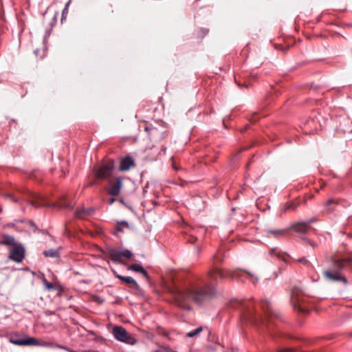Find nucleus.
Instances as JSON below:
<instances>
[{"label": "nucleus", "instance_id": "36", "mask_svg": "<svg viewBox=\"0 0 352 352\" xmlns=\"http://www.w3.org/2000/svg\"><path fill=\"white\" fill-rule=\"evenodd\" d=\"M197 240V238L195 236H190V238L188 240L189 243H194L195 241Z\"/></svg>", "mask_w": 352, "mask_h": 352}, {"label": "nucleus", "instance_id": "18", "mask_svg": "<svg viewBox=\"0 0 352 352\" xmlns=\"http://www.w3.org/2000/svg\"><path fill=\"white\" fill-rule=\"evenodd\" d=\"M338 204V201L335 199H329L325 204V211L327 213H331L334 211V206Z\"/></svg>", "mask_w": 352, "mask_h": 352}, {"label": "nucleus", "instance_id": "12", "mask_svg": "<svg viewBox=\"0 0 352 352\" xmlns=\"http://www.w3.org/2000/svg\"><path fill=\"white\" fill-rule=\"evenodd\" d=\"M95 212V210L93 208H78L74 214V216L77 219H85L87 217L92 215Z\"/></svg>", "mask_w": 352, "mask_h": 352}, {"label": "nucleus", "instance_id": "8", "mask_svg": "<svg viewBox=\"0 0 352 352\" xmlns=\"http://www.w3.org/2000/svg\"><path fill=\"white\" fill-rule=\"evenodd\" d=\"M109 254L111 261L113 262H120L123 258L129 259L133 256V253L127 249L122 250L111 249Z\"/></svg>", "mask_w": 352, "mask_h": 352}, {"label": "nucleus", "instance_id": "28", "mask_svg": "<svg viewBox=\"0 0 352 352\" xmlns=\"http://www.w3.org/2000/svg\"><path fill=\"white\" fill-rule=\"evenodd\" d=\"M43 283L46 289L49 290L54 289V285L52 283L48 282L46 279H43Z\"/></svg>", "mask_w": 352, "mask_h": 352}, {"label": "nucleus", "instance_id": "9", "mask_svg": "<svg viewBox=\"0 0 352 352\" xmlns=\"http://www.w3.org/2000/svg\"><path fill=\"white\" fill-rule=\"evenodd\" d=\"M10 342L14 344L18 345V346H25V345H31V346H36L38 344V340L30 338V337H26L24 339H21L18 338L16 336H12L10 339Z\"/></svg>", "mask_w": 352, "mask_h": 352}, {"label": "nucleus", "instance_id": "7", "mask_svg": "<svg viewBox=\"0 0 352 352\" xmlns=\"http://www.w3.org/2000/svg\"><path fill=\"white\" fill-rule=\"evenodd\" d=\"M315 220L311 219L305 221L296 222L289 228V230H293L295 232L299 234H306L311 228V224Z\"/></svg>", "mask_w": 352, "mask_h": 352}, {"label": "nucleus", "instance_id": "10", "mask_svg": "<svg viewBox=\"0 0 352 352\" xmlns=\"http://www.w3.org/2000/svg\"><path fill=\"white\" fill-rule=\"evenodd\" d=\"M291 302L294 309H298L299 312L306 313L307 309L300 305L301 297L298 295V291L294 289L291 294Z\"/></svg>", "mask_w": 352, "mask_h": 352}, {"label": "nucleus", "instance_id": "26", "mask_svg": "<svg viewBox=\"0 0 352 352\" xmlns=\"http://www.w3.org/2000/svg\"><path fill=\"white\" fill-rule=\"evenodd\" d=\"M297 206L294 204H287L283 208V212H285L288 210H294L296 208Z\"/></svg>", "mask_w": 352, "mask_h": 352}, {"label": "nucleus", "instance_id": "14", "mask_svg": "<svg viewBox=\"0 0 352 352\" xmlns=\"http://www.w3.org/2000/svg\"><path fill=\"white\" fill-rule=\"evenodd\" d=\"M32 197L34 199V200L30 201V204L33 206L35 208H41L43 206H45L46 204L45 201L41 199V197L39 195H37L33 192H30Z\"/></svg>", "mask_w": 352, "mask_h": 352}, {"label": "nucleus", "instance_id": "16", "mask_svg": "<svg viewBox=\"0 0 352 352\" xmlns=\"http://www.w3.org/2000/svg\"><path fill=\"white\" fill-rule=\"evenodd\" d=\"M2 241L0 242V244L7 245H12L14 247V245H16L18 244L15 241V239L14 236L11 235L4 234L2 236Z\"/></svg>", "mask_w": 352, "mask_h": 352}, {"label": "nucleus", "instance_id": "5", "mask_svg": "<svg viewBox=\"0 0 352 352\" xmlns=\"http://www.w3.org/2000/svg\"><path fill=\"white\" fill-rule=\"evenodd\" d=\"M112 333L114 338L120 342L131 345L135 344L136 342V340L121 326L113 327Z\"/></svg>", "mask_w": 352, "mask_h": 352}, {"label": "nucleus", "instance_id": "37", "mask_svg": "<svg viewBox=\"0 0 352 352\" xmlns=\"http://www.w3.org/2000/svg\"><path fill=\"white\" fill-rule=\"evenodd\" d=\"M115 198H110L108 201V203L109 205H112L113 202L115 201Z\"/></svg>", "mask_w": 352, "mask_h": 352}, {"label": "nucleus", "instance_id": "24", "mask_svg": "<svg viewBox=\"0 0 352 352\" xmlns=\"http://www.w3.org/2000/svg\"><path fill=\"white\" fill-rule=\"evenodd\" d=\"M128 227V223L126 221H122L118 223L116 226V231L117 232H122L124 228Z\"/></svg>", "mask_w": 352, "mask_h": 352}, {"label": "nucleus", "instance_id": "33", "mask_svg": "<svg viewBox=\"0 0 352 352\" xmlns=\"http://www.w3.org/2000/svg\"><path fill=\"white\" fill-rule=\"evenodd\" d=\"M6 197L10 198L14 202H17L19 201L16 198H15L14 195L11 194H7Z\"/></svg>", "mask_w": 352, "mask_h": 352}, {"label": "nucleus", "instance_id": "42", "mask_svg": "<svg viewBox=\"0 0 352 352\" xmlns=\"http://www.w3.org/2000/svg\"><path fill=\"white\" fill-rule=\"evenodd\" d=\"M232 306L233 307H234V308H238V307H236V305L235 306L234 305H232Z\"/></svg>", "mask_w": 352, "mask_h": 352}, {"label": "nucleus", "instance_id": "27", "mask_svg": "<svg viewBox=\"0 0 352 352\" xmlns=\"http://www.w3.org/2000/svg\"><path fill=\"white\" fill-rule=\"evenodd\" d=\"M153 352H177V351H175L173 350L172 349H170V347L167 346V347H163L160 349L155 350Z\"/></svg>", "mask_w": 352, "mask_h": 352}, {"label": "nucleus", "instance_id": "25", "mask_svg": "<svg viewBox=\"0 0 352 352\" xmlns=\"http://www.w3.org/2000/svg\"><path fill=\"white\" fill-rule=\"evenodd\" d=\"M71 2V0H69L65 5L64 9L62 11V19L61 20H63V19L66 18L67 15V13H68V7L69 6V3Z\"/></svg>", "mask_w": 352, "mask_h": 352}, {"label": "nucleus", "instance_id": "29", "mask_svg": "<svg viewBox=\"0 0 352 352\" xmlns=\"http://www.w3.org/2000/svg\"><path fill=\"white\" fill-rule=\"evenodd\" d=\"M41 346L52 348V347H55L56 344H54L53 342H44L43 343L41 344Z\"/></svg>", "mask_w": 352, "mask_h": 352}, {"label": "nucleus", "instance_id": "34", "mask_svg": "<svg viewBox=\"0 0 352 352\" xmlns=\"http://www.w3.org/2000/svg\"><path fill=\"white\" fill-rule=\"evenodd\" d=\"M346 230H347V227L344 228L341 232L344 234H346L348 236L352 237V234H350L349 233H346Z\"/></svg>", "mask_w": 352, "mask_h": 352}, {"label": "nucleus", "instance_id": "43", "mask_svg": "<svg viewBox=\"0 0 352 352\" xmlns=\"http://www.w3.org/2000/svg\"><path fill=\"white\" fill-rule=\"evenodd\" d=\"M145 130H146V131H148L149 129H148V127H146V128L145 129Z\"/></svg>", "mask_w": 352, "mask_h": 352}, {"label": "nucleus", "instance_id": "2", "mask_svg": "<svg viewBox=\"0 0 352 352\" xmlns=\"http://www.w3.org/2000/svg\"><path fill=\"white\" fill-rule=\"evenodd\" d=\"M234 303L243 309V317L245 320L256 325L261 324L266 326L270 331H272V325H277L274 320L279 318V314L272 309L271 304L268 300L261 302V308L265 312V318L256 315L254 311L249 305H246V301L236 300Z\"/></svg>", "mask_w": 352, "mask_h": 352}, {"label": "nucleus", "instance_id": "11", "mask_svg": "<svg viewBox=\"0 0 352 352\" xmlns=\"http://www.w3.org/2000/svg\"><path fill=\"white\" fill-rule=\"evenodd\" d=\"M109 184L111 186L108 189V193L113 197L118 196L122 186V178L120 177H116L114 182L111 184V182Z\"/></svg>", "mask_w": 352, "mask_h": 352}, {"label": "nucleus", "instance_id": "38", "mask_svg": "<svg viewBox=\"0 0 352 352\" xmlns=\"http://www.w3.org/2000/svg\"><path fill=\"white\" fill-rule=\"evenodd\" d=\"M309 245L312 247H314L316 245V244L314 243V242H310V241H308Z\"/></svg>", "mask_w": 352, "mask_h": 352}, {"label": "nucleus", "instance_id": "1", "mask_svg": "<svg viewBox=\"0 0 352 352\" xmlns=\"http://www.w3.org/2000/svg\"><path fill=\"white\" fill-rule=\"evenodd\" d=\"M241 272L238 270L223 271L214 266L208 272L207 279L194 281L187 289L175 292L173 296L179 307L188 309L189 306L186 305V302L189 300L201 303L215 296L216 289L212 285V283L217 281L219 278L241 280Z\"/></svg>", "mask_w": 352, "mask_h": 352}, {"label": "nucleus", "instance_id": "41", "mask_svg": "<svg viewBox=\"0 0 352 352\" xmlns=\"http://www.w3.org/2000/svg\"><path fill=\"white\" fill-rule=\"evenodd\" d=\"M173 168L175 169V170H178V167L176 166L175 165H173Z\"/></svg>", "mask_w": 352, "mask_h": 352}, {"label": "nucleus", "instance_id": "40", "mask_svg": "<svg viewBox=\"0 0 352 352\" xmlns=\"http://www.w3.org/2000/svg\"><path fill=\"white\" fill-rule=\"evenodd\" d=\"M94 184H95V182H90V183L87 185V186H90L94 185Z\"/></svg>", "mask_w": 352, "mask_h": 352}, {"label": "nucleus", "instance_id": "35", "mask_svg": "<svg viewBox=\"0 0 352 352\" xmlns=\"http://www.w3.org/2000/svg\"><path fill=\"white\" fill-rule=\"evenodd\" d=\"M277 352H294L291 349H283L278 350Z\"/></svg>", "mask_w": 352, "mask_h": 352}, {"label": "nucleus", "instance_id": "31", "mask_svg": "<svg viewBox=\"0 0 352 352\" xmlns=\"http://www.w3.org/2000/svg\"><path fill=\"white\" fill-rule=\"evenodd\" d=\"M55 348L61 349L65 350L68 352H72V351L69 348H67L65 346L61 345V344H56Z\"/></svg>", "mask_w": 352, "mask_h": 352}, {"label": "nucleus", "instance_id": "15", "mask_svg": "<svg viewBox=\"0 0 352 352\" xmlns=\"http://www.w3.org/2000/svg\"><path fill=\"white\" fill-rule=\"evenodd\" d=\"M127 269L129 270L141 273L144 276V277L147 280H148L149 278L147 272L142 265H140L138 264H133L129 265Z\"/></svg>", "mask_w": 352, "mask_h": 352}, {"label": "nucleus", "instance_id": "17", "mask_svg": "<svg viewBox=\"0 0 352 352\" xmlns=\"http://www.w3.org/2000/svg\"><path fill=\"white\" fill-rule=\"evenodd\" d=\"M116 278H118L119 280L125 282L128 284H131L134 287L138 288V284L137 282L131 276H124L122 275L116 274Z\"/></svg>", "mask_w": 352, "mask_h": 352}, {"label": "nucleus", "instance_id": "22", "mask_svg": "<svg viewBox=\"0 0 352 352\" xmlns=\"http://www.w3.org/2000/svg\"><path fill=\"white\" fill-rule=\"evenodd\" d=\"M202 331H203V327H199L197 328L196 329L187 333L186 336L188 337V338H192V337H195V336H197L198 334H199Z\"/></svg>", "mask_w": 352, "mask_h": 352}, {"label": "nucleus", "instance_id": "39", "mask_svg": "<svg viewBox=\"0 0 352 352\" xmlns=\"http://www.w3.org/2000/svg\"><path fill=\"white\" fill-rule=\"evenodd\" d=\"M217 258H218L217 254L214 255L213 259L214 260V263L216 262V259H217Z\"/></svg>", "mask_w": 352, "mask_h": 352}, {"label": "nucleus", "instance_id": "21", "mask_svg": "<svg viewBox=\"0 0 352 352\" xmlns=\"http://www.w3.org/2000/svg\"><path fill=\"white\" fill-rule=\"evenodd\" d=\"M288 230L289 228L283 230H270L268 232L273 234L276 237H279L284 235Z\"/></svg>", "mask_w": 352, "mask_h": 352}, {"label": "nucleus", "instance_id": "32", "mask_svg": "<svg viewBox=\"0 0 352 352\" xmlns=\"http://www.w3.org/2000/svg\"><path fill=\"white\" fill-rule=\"evenodd\" d=\"M298 263H303V264H309V261L305 257H302L298 260Z\"/></svg>", "mask_w": 352, "mask_h": 352}, {"label": "nucleus", "instance_id": "30", "mask_svg": "<svg viewBox=\"0 0 352 352\" xmlns=\"http://www.w3.org/2000/svg\"><path fill=\"white\" fill-rule=\"evenodd\" d=\"M249 276H250V280L253 283H256L257 281H258V278L254 276V275L250 274V272H245Z\"/></svg>", "mask_w": 352, "mask_h": 352}, {"label": "nucleus", "instance_id": "4", "mask_svg": "<svg viewBox=\"0 0 352 352\" xmlns=\"http://www.w3.org/2000/svg\"><path fill=\"white\" fill-rule=\"evenodd\" d=\"M114 168V162L113 160L107 161L95 169V177L98 179L107 180L110 183Z\"/></svg>", "mask_w": 352, "mask_h": 352}, {"label": "nucleus", "instance_id": "20", "mask_svg": "<svg viewBox=\"0 0 352 352\" xmlns=\"http://www.w3.org/2000/svg\"><path fill=\"white\" fill-rule=\"evenodd\" d=\"M270 254L273 256H276L280 260H282L286 262V258L284 254H283L280 251H278L276 248H272L270 251Z\"/></svg>", "mask_w": 352, "mask_h": 352}, {"label": "nucleus", "instance_id": "44", "mask_svg": "<svg viewBox=\"0 0 352 352\" xmlns=\"http://www.w3.org/2000/svg\"><path fill=\"white\" fill-rule=\"evenodd\" d=\"M151 130H152V131H157V129H151Z\"/></svg>", "mask_w": 352, "mask_h": 352}, {"label": "nucleus", "instance_id": "23", "mask_svg": "<svg viewBox=\"0 0 352 352\" xmlns=\"http://www.w3.org/2000/svg\"><path fill=\"white\" fill-rule=\"evenodd\" d=\"M74 204L72 203L69 202H60L58 204V207L62 209H71L74 208Z\"/></svg>", "mask_w": 352, "mask_h": 352}, {"label": "nucleus", "instance_id": "6", "mask_svg": "<svg viewBox=\"0 0 352 352\" xmlns=\"http://www.w3.org/2000/svg\"><path fill=\"white\" fill-rule=\"evenodd\" d=\"M25 252L23 245L18 243L10 248L9 258L14 262L21 263L25 257Z\"/></svg>", "mask_w": 352, "mask_h": 352}, {"label": "nucleus", "instance_id": "3", "mask_svg": "<svg viewBox=\"0 0 352 352\" xmlns=\"http://www.w3.org/2000/svg\"><path fill=\"white\" fill-rule=\"evenodd\" d=\"M330 262L331 267L323 272L325 278L331 281H342L346 285L347 279L342 272V270L352 266V258L334 255L331 257Z\"/></svg>", "mask_w": 352, "mask_h": 352}, {"label": "nucleus", "instance_id": "19", "mask_svg": "<svg viewBox=\"0 0 352 352\" xmlns=\"http://www.w3.org/2000/svg\"><path fill=\"white\" fill-rule=\"evenodd\" d=\"M43 255L46 257L50 258H58L60 256L59 251L56 249H49L47 250H45L43 252Z\"/></svg>", "mask_w": 352, "mask_h": 352}, {"label": "nucleus", "instance_id": "13", "mask_svg": "<svg viewBox=\"0 0 352 352\" xmlns=\"http://www.w3.org/2000/svg\"><path fill=\"white\" fill-rule=\"evenodd\" d=\"M135 166V162L131 157L126 156L122 159L120 164V169L123 171L128 170L131 167Z\"/></svg>", "mask_w": 352, "mask_h": 352}]
</instances>
